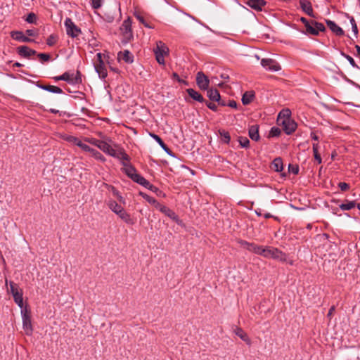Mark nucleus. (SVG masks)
<instances>
[{
    "mask_svg": "<svg viewBox=\"0 0 360 360\" xmlns=\"http://www.w3.org/2000/svg\"><path fill=\"white\" fill-rule=\"evenodd\" d=\"M26 34L28 36H31V37L37 36V31L35 30H26Z\"/></svg>",
    "mask_w": 360,
    "mask_h": 360,
    "instance_id": "obj_57",
    "label": "nucleus"
},
{
    "mask_svg": "<svg viewBox=\"0 0 360 360\" xmlns=\"http://www.w3.org/2000/svg\"><path fill=\"white\" fill-rule=\"evenodd\" d=\"M18 53L22 57L29 58L31 56L35 55L37 52L28 46H22L18 48Z\"/></svg>",
    "mask_w": 360,
    "mask_h": 360,
    "instance_id": "obj_16",
    "label": "nucleus"
},
{
    "mask_svg": "<svg viewBox=\"0 0 360 360\" xmlns=\"http://www.w3.org/2000/svg\"><path fill=\"white\" fill-rule=\"evenodd\" d=\"M186 92L193 100L200 103L204 101L202 96L193 89H187Z\"/></svg>",
    "mask_w": 360,
    "mask_h": 360,
    "instance_id": "obj_26",
    "label": "nucleus"
},
{
    "mask_svg": "<svg viewBox=\"0 0 360 360\" xmlns=\"http://www.w3.org/2000/svg\"><path fill=\"white\" fill-rule=\"evenodd\" d=\"M38 57L43 61H48L50 59V55L47 53H39Z\"/></svg>",
    "mask_w": 360,
    "mask_h": 360,
    "instance_id": "obj_54",
    "label": "nucleus"
},
{
    "mask_svg": "<svg viewBox=\"0 0 360 360\" xmlns=\"http://www.w3.org/2000/svg\"><path fill=\"white\" fill-rule=\"evenodd\" d=\"M306 30L308 33L313 35H317V32L315 30L314 26L312 25V22H311L310 24L307 25Z\"/></svg>",
    "mask_w": 360,
    "mask_h": 360,
    "instance_id": "obj_46",
    "label": "nucleus"
},
{
    "mask_svg": "<svg viewBox=\"0 0 360 360\" xmlns=\"http://www.w3.org/2000/svg\"><path fill=\"white\" fill-rule=\"evenodd\" d=\"M119 217L128 224H134V221L131 219L130 214L125 211L124 207L116 213Z\"/></svg>",
    "mask_w": 360,
    "mask_h": 360,
    "instance_id": "obj_22",
    "label": "nucleus"
},
{
    "mask_svg": "<svg viewBox=\"0 0 360 360\" xmlns=\"http://www.w3.org/2000/svg\"><path fill=\"white\" fill-rule=\"evenodd\" d=\"M103 0H91V6L94 8L98 9L102 5Z\"/></svg>",
    "mask_w": 360,
    "mask_h": 360,
    "instance_id": "obj_49",
    "label": "nucleus"
},
{
    "mask_svg": "<svg viewBox=\"0 0 360 360\" xmlns=\"http://www.w3.org/2000/svg\"><path fill=\"white\" fill-rule=\"evenodd\" d=\"M334 311H335V307H334V306H332V307L330 308V309H329V311H328V313L327 316H328V317H330V316L333 315V314Z\"/></svg>",
    "mask_w": 360,
    "mask_h": 360,
    "instance_id": "obj_62",
    "label": "nucleus"
},
{
    "mask_svg": "<svg viewBox=\"0 0 360 360\" xmlns=\"http://www.w3.org/2000/svg\"><path fill=\"white\" fill-rule=\"evenodd\" d=\"M228 105L231 108H236L237 107V103L234 101H229Z\"/></svg>",
    "mask_w": 360,
    "mask_h": 360,
    "instance_id": "obj_60",
    "label": "nucleus"
},
{
    "mask_svg": "<svg viewBox=\"0 0 360 360\" xmlns=\"http://www.w3.org/2000/svg\"><path fill=\"white\" fill-rule=\"evenodd\" d=\"M41 88L44 90H46V91H48L49 92L54 93V94H62L63 93V90L60 87H58L56 86L44 85V86H41Z\"/></svg>",
    "mask_w": 360,
    "mask_h": 360,
    "instance_id": "obj_29",
    "label": "nucleus"
},
{
    "mask_svg": "<svg viewBox=\"0 0 360 360\" xmlns=\"http://www.w3.org/2000/svg\"><path fill=\"white\" fill-rule=\"evenodd\" d=\"M54 79L56 80H64L71 84H75L82 82V79L79 72H77L76 75H74L72 74L71 75L68 72H65L60 76L56 77Z\"/></svg>",
    "mask_w": 360,
    "mask_h": 360,
    "instance_id": "obj_9",
    "label": "nucleus"
},
{
    "mask_svg": "<svg viewBox=\"0 0 360 360\" xmlns=\"http://www.w3.org/2000/svg\"><path fill=\"white\" fill-rule=\"evenodd\" d=\"M245 3L257 11H261L266 4L264 0H245Z\"/></svg>",
    "mask_w": 360,
    "mask_h": 360,
    "instance_id": "obj_17",
    "label": "nucleus"
},
{
    "mask_svg": "<svg viewBox=\"0 0 360 360\" xmlns=\"http://www.w3.org/2000/svg\"><path fill=\"white\" fill-rule=\"evenodd\" d=\"M105 54L98 53L96 59L94 61V65L96 72L101 78H105L108 75L107 68L105 64Z\"/></svg>",
    "mask_w": 360,
    "mask_h": 360,
    "instance_id": "obj_2",
    "label": "nucleus"
},
{
    "mask_svg": "<svg viewBox=\"0 0 360 360\" xmlns=\"http://www.w3.org/2000/svg\"><path fill=\"white\" fill-rule=\"evenodd\" d=\"M153 205L155 206V207L156 209L159 210L160 212H161V208L165 207V205H161L157 200H156V203H154Z\"/></svg>",
    "mask_w": 360,
    "mask_h": 360,
    "instance_id": "obj_59",
    "label": "nucleus"
},
{
    "mask_svg": "<svg viewBox=\"0 0 360 360\" xmlns=\"http://www.w3.org/2000/svg\"><path fill=\"white\" fill-rule=\"evenodd\" d=\"M254 93L252 91L245 92L242 97V102L244 105L249 104L254 98Z\"/></svg>",
    "mask_w": 360,
    "mask_h": 360,
    "instance_id": "obj_31",
    "label": "nucleus"
},
{
    "mask_svg": "<svg viewBox=\"0 0 360 360\" xmlns=\"http://www.w3.org/2000/svg\"><path fill=\"white\" fill-rule=\"evenodd\" d=\"M207 96L213 101H217L221 105H226V103L220 101V94L217 89H210L207 90Z\"/></svg>",
    "mask_w": 360,
    "mask_h": 360,
    "instance_id": "obj_20",
    "label": "nucleus"
},
{
    "mask_svg": "<svg viewBox=\"0 0 360 360\" xmlns=\"http://www.w3.org/2000/svg\"><path fill=\"white\" fill-rule=\"evenodd\" d=\"M150 136L159 143V145L162 147V149H164L165 151H166L167 153H169V149L165 144V143L159 136L154 134H150Z\"/></svg>",
    "mask_w": 360,
    "mask_h": 360,
    "instance_id": "obj_32",
    "label": "nucleus"
},
{
    "mask_svg": "<svg viewBox=\"0 0 360 360\" xmlns=\"http://www.w3.org/2000/svg\"><path fill=\"white\" fill-rule=\"evenodd\" d=\"M98 148L105 153L121 160H128L129 155L122 149H114L108 143L101 141Z\"/></svg>",
    "mask_w": 360,
    "mask_h": 360,
    "instance_id": "obj_1",
    "label": "nucleus"
},
{
    "mask_svg": "<svg viewBox=\"0 0 360 360\" xmlns=\"http://www.w3.org/2000/svg\"><path fill=\"white\" fill-rule=\"evenodd\" d=\"M9 285H10V291H11L13 297H14V295H17L20 292H22V290L19 289L18 285L12 281L10 282Z\"/></svg>",
    "mask_w": 360,
    "mask_h": 360,
    "instance_id": "obj_37",
    "label": "nucleus"
},
{
    "mask_svg": "<svg viewBox=\"0 0 360 360\" xmlns=\"http://www.w3.org/2000/svg\"><path fill=\"white\" fill-rule=\"evenodd\" d=\"M154 53L158 63L160 65H165V56L169 54V49L166 44L161 41H157Z\"/></svg>",
    "mask_w": 360,
    "mask_h": 360,
    "instance_id": "obj_3",
    "label": "nucleus"
},
{
    "mask_svg": "<svg viewBox=\"0 0 360 360\" xmlns=\"http://www.w3.org/2000/svg\"><path fill=\"white\" fill-rule=\"evenodd\" d=\"M219 134L221 137V140L223 142L226 143H229L231 141V136L228 131H226L224 130L219 131Z\"/></svg>",
    "mask_w": 360,
    "mask_h": 360,
    "instance_id": "obj_36",
    "label": "nucleus"
},
{
    "mask_svg": "<svg viewBox=\"0 0 360 360\" xmlns=\"http://www.w3.org/2000/svg\"><path fill=\"white\" fill-rule=\"evenodd\" d=\"M107 205L109 207V209L115 214H116L118 211L123 208L122 205H119L116 201L113 200H108L107 202Z\"/></svg>",
    "mask_w": 360,
    "mask_h": 360,
    "instance_id": "obj_27",
    "label": "nucleus"
},
{
    "mask_svg": "<svg viewBox=\"0 0 360 360\" xmlns=\"http://www.w3.org/2000/svg\"><path fill=\"white\" fill-rule=\"evenodd\" d=\"M352 31H353V32H354V36H355V37H357L358 33H359V30H358L357 25L352 26Z\"/></svg>",
    "mask_w": 360,
    "mask_h": 360,
    "instance_id": "obj_61",
    "label": "nucleus"
},
{
    "mask_svg": "<svg viewBox=\"0 0 360 360\" xmlns=\"http://www.w3.org/2000/svg\"><path fill=\"white\" fill-rule=\"evenodd\" d=\"M110 191L112 193V195L115 197H116L120 202L124 204L125 203L124 199L120 195V192L117 189H115L113 186H110Z\"/></svg>",
    "mask_w": 360,
    "mask_h": 360,
    "instance_id": "obj_38",
    "label": "nucleus"
},
{
    "mask_svg": "<svg viewBox=\"0 0 360 360\" xmlns=\"http://www.w3.org/2000/svg\"><path fill=\"white\" fill-rule=\"evenodd\" d=\"M338 187L342 191H346L349 188V185L345 182H340L338 184Z\"/></svg>",
    "mask_w": 360,
    "mask_h": 360,
    "instance_id": "obj_51",
    "label": "nucleus"
},
{
    "mask_svg": "<svg viewBox=\"0 0 360 360\" xmlns=\"http://www.w3.org/2000/svg\"><path fill=\"white\" fill-rule=\"evenodd\" d=\"M266 246L264 247V246H262V245H259L258 246V249H257V252L256 254L264 257L265 252H266Z\"/></svg>",
    "mask_w": 360,
    "mask_h": 360,
    "instance_id": "obj_52",
    "label": "nucleus"
},
{
    "mask_svg": "<svg viewBox=\"0 0 360 360\" xmlns=\"http://www.w3.org/2000/svg\"><path fill=\"white\" fill-rule=\"evenodd\" d=\"M56 40H57V37L55 35L51 34L48 37V39L46 40V44L49 46H51L55 44V43L56 42Z\"/></svg>",
    "mask_w": 360,
    "mask_h": 360,
    "instance_id": "obj_47",
    "label": "nucleus"
},
{
    "mask_svg": "<svg viewBox=\"0 0 360 360\" xmlns=\"http://www.w3.org/2000/svg\"><path fill=\"white\" fill-rule=\"evenodd\" d=\"M207 106L210 109H211V110H214V111H216V110H217V105H216V104H214V103H210V102H207Z\"/></svg>",
    "mask_w": 360,
    "mask_h": 360,
    "instance_id": "obj_58",
    "label": "nucleus"
},
{
    "mask_svg": "<svg viewBox=\"0 0 360 360\" xmlns=\"http://www.w3.org/2000/svg\"><path fill=\"white\" fill-rule=\"evenodd\" d=\"M196 83L200 89L207 90L209 87L210 80L202 72H198L196 75Z\"/></svg>",
    "mask_w": 360,
    "mask_h": 360,
    "instance_id": "obj_10",
    "label": "nucleus"
},
{
    "mask_svg": "<svg viewBox=\"0 0 360 360\" xmlns=\"http://www.w3.org/2000/svg\"><path fill=\"white\" fill-rule=\"evenodd\" d=\"M80 148L84 151L90 153L91 156L94 157L96 160H100L101 162L105 161V158L101 153L94 148H91L89 146L82 143Z\"/></svg>",
    "mask_w": 360,
    "mask_h": 360,
    "instance_id": "obj_12",
    "label": "nucleus"
},
{
    "mask_svg": "<svg viewBox=\"0 0 360 360\" xmlns=\"http://www.w3.org/2000/svg\"><path fill=\"white\" fill-rule=\"evenodd\" d=\"M59 136L62 139H63L70 143H72L74 145H76V146H79V148H80L81 145L82 144V142L78 138H77L75 136L65 134H60Z\"/></svg>",
    "mask_w": 360,
    "mask_h": 360,
    "instance_id": "obj_21",
    "label": "nucleus"
},
{
    "mask_svg": "<svg viewBox=\"0 0 360 360\" xmlns=\"http://www.w3.org/2000/svg\"><path fill=\"white\" fill-rule=\"evenodd\" d=\"M22 295V292H20L18 294L14 295L13 297L14 302L21 309V310H23L24 309H29L27 304L24 305Z\"/></svg>",
    "mask_w": 360,
    "mask_h": 360,
    "instance_id": "obj_25",
    "label": "nucleus"
},
{
    "mask_svg": "<svg viewBox=\"0 0 360 360\" xmlns=\"http://www.w3.org/2000/svg\"><path fill=\"white\" fill-rule=\"evenodd\" d=\"M349 21H350L352 27L356 25V21H355L354 18L352 16L349 17Z\"/></svg>",
    "mask_w": 360,
    "mask_h": 360,
    "instance_id": "obj_63",
    "label": "nucleus"
},
{
    "mask_svg": "<svg viewBox=\"0 0 360 360\" xmlns=\"http://www.w3.org/2000/svg\"><path fill=\"white\" fill-rule=\"evenodd\" d=\"M327 26L330 30L338 36H343L345 32L343 30L339 27L334 21L330 20H326Z\"/></svg>",
    "mask_w": 360,
    "mask_h": 360,
    "instance_id": "obj_14",
    "label": "nucleus"
},
{
    "mask_svg": "<svg viewBox=\"0 0 360 360\" xmlns=\"http://www.w3.org/2000/svg\"><path fill=\"white\" fill-rule=\"evenodd\" d=\"M11 36L13 39H15L16 41H22V42L33 41V39H32L27 37H25L24 35L23 32H20V31H13L11 32Z\"/></svg>",
    "mask_w": 360,
    "mask_h": 360,
    "instance_id": "obj_15",
    "label": "nucleus"
},
{
    "mask_svg": "<svg viewBox=\"0 0 360 360\" xmlns=\"http://www.w3.org/2000/svg\"><path fill=\"white\" fill-rule=\"evenodd\" d=\"M301 6L302 9L309 15H311L313 13V9L311 8V4L309 2H302L301 1Z\"/></svg>",
    "mask_w": 360,
    "mask_h": 360,
    "instance_id": "obj_35",
    "label": "nucleus"
},
{
    "mask_svg": "<svg viewBox=\"0 0 360 360\" xmlns=\"http://www.w3.org/2000/svg\"><path fill=\"white\" fill-rule=\"evenodd\" d=\"M288 168L289 170L295 174H297L299 172V169L297 167L292 166L291 165H290Z\"/></svg>",
    "mask_w": 360,
    "mask_h": 360,
    "instance_id": "obj_56",
    "label": "nucleus"
},
{
    "mask_svg": "<svg viewBox=\"0 0 360 360\" xmlns=\"http://www.w3.org/2000/svg\"><path fill=\"white\" fill-rule=\"evenodd\" d=\"M261 65L266 70L278 72L281 70L278 63L271 58H263L261 60Z\"/></svg>",
    "mask_w": 360,
    "mask_h": 360,
    "instance_id": "obj_8",
    "label": "nucleus"
},
{
    "mask_svg": "<svg viewBox=\"0 0 360 360\" xmlns=\"http://www.w3.org/2000/svg\"><path fill=\"white\" fill-rule=\"evenodd\" d=\"M117 58L119 60H122L127 63H131L134 61L133 55L127 50L119 52L117 54Z\"/></svg>",
    "mask_w": 360,
    "mask_h": 360,
    "instance_id": "obj_19",
    "label": "nucleus"
},
{
    "mask_svg": "<svg viewBox=\"0 0 360 360\" xmlns=\"http://www.w3.org/2000/svg\"><path fill=\"white\" fill-rule=\"evenodd\" d=\"M161 212L164 213L165 215L169 217L170 219L177 221L178 217L177 215L173 212L172 210H170L169 207L165 206L164 207L161 208Z\"/></svg>",
    "mask_w": 360,
    "mask_h": 360,
    "instance_id": "obj_28",
    "label": "nucleus"
},
{
    "mask_svg": "<svg viewBox=\"0 0 360 360\" xmlns=\"http://www.w3.org/2000/svg\"><path fill=\"white\" fill-rule=\"evenodd\" d=\"M356 206L354 201H347L345 203H342L339 205L342 210H349L353 209Z\"/></svg>",
    "mask_w": 360,
    "mask_h": 360,
    "instance_id": "obj_34",
    "label": "nucleus"
},
{
    "mask_svg": "<svg viewBox=\"0 0 360 360\" xmlns=\"http://www.w3.org/2000/svg\"><path fill=\"white\" fill-rule=\"evenodd\" d=\"M135 16L139 20V22L141 23H142L145 27H148V28H151V27L145 21V20H144L143 16H141L139 14H135Z\"/></svg>",
    "mask_w": 360,
    "mask_h": 360,
    "instance_id": "obj_50",
    "label": "nucleus"
},
{
    "mask_svg": "<svg viewBox=\"0 0 360 360\" xmlns=\"http://www.w3.org/2000/svg\"><path fill=\"white\" fill-rule=\"evenodd\" d=\"M281 122L283 130L287 134H290L295 131L297 124L290 117H285Z\"/></svg>",
    "mask_w": 360,
    "mask_h": 360,
    "instance_id": "obj_11",
    "label": "nucleus"
},
{
    "mask_svg": "<svg viewBox=\"0 0 360 360\" xmlns=\"http://www.w3.org/2000/svg\"><path fill=\"white\" fill-rule=\"evenodd\" d=\"M136 179L134 181L135 182L139 184L140 185L143 186L146 188H149L150 190L156 192L158 189L155 187L154 186L151 185L150 182L146 180L143 176H136Z\"/></svg>",
    "mask_w": 360,
    "mask_h": 360,
    "instance_id": "obj_18",
    "label": "nucleus"
},
{
    "mask_svg": "<svg viewBox=\"0 0 360 360\" xmlns=\"http://www.w3.org/2000/svg\"><path fill=\"white\" fill-rule=\"evenodd\" d=\"M356 50V55L358 56H360V46L359 45L355 46Z\"/></svg>",
    "mask_w": 360,
    "mask_h": 360,
    "instance_id": "obj_64",
    "label": "nucleus"
},
{
    "mask_svg": "<svg viewBox=\"0 0 360 360\" xmlns=\"http://www.w3.org/2000/svg\"><path fill=\"white\" fill-rule=\"evenodd\" d=\"M285 117H290V111L288 109L283 110L278 115V120L284 119Z\"/></svg>",
    "mask_w": 360,
    "mask_h": 360,
    "instance_id": "obj_42",
    "label": "nucleus"
},
{
    "mask_svg": "<svg viewBox=\"0 0 360 360\" xmlns=\"http://www.w3.org/2000/svg\"><path fill=\"white\" fill-rule=\"evenodd\" d=\"M341 55H342V56H344V57H345V58L349 61V63H350V65H351L352 67L358 68V66H357V65L356 64V63H355V61H354V60L353 59V58H352V57H351V56H349V55H347V54L344 53L343 52H342V53H341Z\"/></svg>",
    "mask_w": 360,
    "mask_h": 360,
    "instance_id": "obj_44",
    "label": "nucleus"
},
{
    "mask_svg": "<svg viewBox=\"0 0 360 360\" xmlns=\"http://www.w3.org/2000/svg\"><path fill=\"white\" fill-rule=\"evenodd\" d=\"M312 25L314 26L315 30L317 32V34L319 33V32H323L325 30V26L321 22H318L315 21H311Z\"/></svg>",
    "mask_w": 360,
    "mask_h": 360,
    "instance_id": "obj_39",
    "label": "nucleus"
},
{
    "mask_svg": "<svg viewBox=\"0 0 360 360\" xmlns=\"http://www.w3.org/2000/svg\"><path fill=\"white\" fill-rule=\"evenodd\" d=\"M235 334L238 336L242 340H243L248 345H251V340L248 337V334L240 328H236L234 330Z\"/></svg>",
    "mask_w": 360,
    "mask_h": 360,
    "instance_id": "obj_23",
    "label": "nucleus"
},
{
    "mask_svg": "<svg viewBox=\"0 0 360 360\" xmlns=\"http://www.w3.org/2000/svg\"><path fill=\"white\" fill-rule=\"evenodd\" d=\"M319 147V146L318 143H314L312 145L315 160L318 162V164H321L322 160H321V155L319 154V152H318Z\"/></svg>",
    "mask_w": 360,
    "mask_h": 360,
    "instance_id": "obj_33",
    "label": "nucleus"
},
{
    "mask_svg": "<svg viewBox=\"0 0 360 360\" xmlns=\"http://www.w3.org/2000/svg\"><path fill=\"white\" fill-rule=\"evenodd\" d=\"M283 168V161L281 158H276L272 163V169L276 172H281Z\"/></svg>",
    "mask_w": 360,
    "mask_h": 360,
    "instance_id": "obj_30",
    "label": "nucleus"
},
{
    "mask_svg": "<svg viewBox=\"0 0 360 360\" xmlns=\"http://www.w3.org/2000/svg\"><path fill=\"white\" fill-rule=\"evenodd\" d=\"M264 257L278 259L281 262H285L287 259L286 255L274 247L266 246Z\"/></svg>",
    "mask_w": 360,
    "mask_h": 360,
    "instance_id": "obj_6",
    "label": "nucleus"
},
{
    "mask_svg": "<svg viewBox=\"0 0 360 360\" xmlns=\"http://www.w3.org/2000/svg\"><path fill=\"white\" fill-rule=\"evenodd\" d=\"M122 165L124 167V171L126 174L130 177L134 181L136 179V176H139V174L136 173V169L131 165L128 163V160H122Z\"/></svg>",
    "mask_w": 360,
    "mask_h": 360,
    "instance_id": "obj_13",
    "label": "nucleus"
},
{
    "mask_svg": "<svg viewBox=\"0 0 360 360\" xmlns=\"http://www.w3.org/2000/svg\"><path fill=\"white\" fill-rule=\"evenodd\" d=\"M258 246L259 245L255 243H251L248 250L256 254L257 252Z\"/></svg>",
    "mask_w": 360,
    "mask_h": 360,
    "instance_id": "obj_53",
    "label": "nucleus"
},
{
    "mask_svg": "<svg viewBox=\"0 0 360 360\" xmlns=\"http://www.w3.org/2000/svg\"><path fill=\"white\" fill-rule=\"evenodd\" d=\"M65 27L66 33L68 36L75 38L78 37L81 33V30L79 28L71 18H67L65 20Z\"/></svg>",
    "mask_w": 360,
    "mask_h": 360,
    "instance_id": "obj_7",
    "label": "nucleus"
},
{
    "mask_svg": "<svg viewBox=\"0 0 360 360\" xmlns=\"http://www.w3.org/2000/svg\"><path fill=\"white\" fill-rule=\"evenodd\" d=\"M84 141L91 143V144H93L94 146H96V147L98 148V146L100 145L101 142V140H98V139H94V138H85L84 139Z\"/></svg>",
    "mask_w": 360,
    "mask_h": 360,
    "instance_id": "obj_45",
    "label": "nucleus"
},
{
    "mask_svg": "<svg viewBox=\"0 0 360 360\" xmlns=\"http://www.w3.org/2000/svg\"><path fill=\"white\" fill-rule=\"evenodd\" d=\"M281 129L278 127H274L271 129L269 131V136L275 137L278 136L281 134Z\"/></svg>",
    "mask_w": 360,
    "mask_h": 360,
    "instance_id": "obj_43",
    "label": "nucleus"
},
{
    "mask_svg": "<svg viewBox=\"0 0 360 360\" xmlns=\"http://www.w3.org/2000/svg\"><path fill=\"white\" fill-rule=\"evenodd\" d=\"M139 195L142 196V198H144L150 204L153 205L154 203H156V200L154 198L148 195V194L143 192H140Z\"/></svg>",
    "mask_w": 360,
    "mask_h": 360,
    "instance_id": "obj_41",
    "label": "nucleus"
},
{
    "mask_svg": "<svg viewBox=\"0 0 360 360\" xmlns=\"http://www.w3.org/2000/svg\"><path fill=\"white\" fill-rule=\"evenodd\" d=\"M238 142L242 148H248L250 146V141L247 137H239Z\"/></svg>",
    "mask_w": 360,
    "mask_h": 360,
    "instance_id": "obj_40",
    "label": "nucleus"
},
{
    "mask_svg": "<svg viewBox=\"0 0 360 360\" xmlns=\"http://www.w3.org/2000/svg\"><path fill=\"white\" fill-rule=\"evenodd\" d=\"M250 138L253 141H258L259 139V126L255 124L249 128L248 131Z\"/></svg>",
    "mask_w": 360,
    "mask_h": 360,
    "instance_id": "obj_24",
    "label": "nucleus"
},
{
    "mask_svg": "<svg viewBox=\"0 0 360 360\" xmlns=\"http://www.w3.org/2000/svg\"><path fill=\"white\" fill-rule=\"evenodd\" d=\"M120 30L122 36V40L124 43H127L133 39L131 21L129 18L124 20L120 26Z\"/></svg>",
    "mask_w": 360,
    "mask_h": 360,
    "instance_id": "obj_5",
    "label": "nucleus"
},
{
    "mask_svg": "<svg viewBox=\"0 0 360 360\" xmlns=\"http://www.w3.org/2000/svg\"><path fill=\"white\" fill-rule=\"evenodd\" d=\"M238 243L240 245V246L246 250H248L250 243H248V241L240 240L238 241Z\"/></svg>",
    "mask_w": 360,
    "mask_h": 360,
    "instance_id": "obj_55",
    "label": "nucleus"
},
{
    "mask_svg": "<svg viewBox=\"0 0 360 360\" xmlns=\"http://www.w3.org/2000/svg\"><path fill=\"white\" fill-rule=\"evenodd\" d=\"M25 20L29 23H34L36 21V15L33 13H30L27 16Z\"/></svg>",
    "mask_w": 360,
    "mask_h": 360,
    "instance_id": "obj_48",
    "label": "nucleus"
},
{
    "mask_svg": "<svg viewBox=\"0 0 360 360\" xmlns=\"http://www.w3.org/2000/svg\"><path fill=\"white\" fill-rule=\"evenodd\" d=\"M22 320V328L27 335H31L33 332V328L31 321V311L30 309H24L20 311Z\"/></svg>",
    "mask_w": 360,
    "mask_h": 360,
    "instance_id": "obj_4",
    "label": "nucleus"
}]
</instances>
